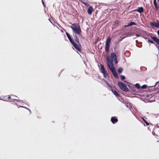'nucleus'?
<instances>
[{
  "label": "nucleus",
  "mask_w": 159,
  "mask_h": 159,
  "mask_svg": "<svg viewBox=\"0 0 159 159\" xmlns=\"http://www.w3.org/2000/svg\"><path fill=\"white\" fill-rule=\"evenodd\" d=\"M69 27L72 29L74 33L79 35V37L82 36L81 33L82 30L80 25L77 23H74Z\"/></svg>",
  "instance_id": "nucleus-1"
},
{
  "label": "nucleus",
  "mask_w": 159,
  "mask_h": 159,
  "mask_svg": "<svg viewBox=\"0 0 159 159\" xmlns=\"http://www.w3.org/2000/svg\"><path fill=\"white\" fill-rule=\"evenodd\" d=\"M77 35L76 34H73V36L75 38V46L74 45H72L77 50L80 52H81L82 47L81 44L80 43L79 39Z\"/></svg>",
  "instance_id": "nucleus-2"
},
{
  "label": "nucleus",
  "mask_w": 159,
  "mask_h": 159,
  "mask_svg": "<svg viewBox=\"0 0 159 159\" xmlns=\"http://www.w3.org/2000/svg\"><path fill=\"white\" fill-rule=\"evenodd\" d=\"M117 59L116 54L112 52L110 54V56H108L107 57V65H114L113 60Z\"/></svg>",
  "instance_id": "nucleus-3"
},
{
  "label": "nucleus",
  "mask_w": 159,
  "mask_h": 159,
  "mask_svg": "<svg viewBox=\"0 0 159 159\" xmlns=\"http://www.w3.org/2000/svg\"><path fill=\"white\" fill-rule=\"evenodd\" d=\"M118 85L119 88L123 91L125 92H131V91L129 89L126 85L124 83L121 82H119L118 83Z\"/></svg>",
  "instance_id": "nucleus-4"
},
{
  "label": "nucleus",
  "mask_w": 159,
  "mask_h": 159,
  "mask_svg": "<svg viewBox=\"0 0 159 159\" xmlns=\"http://www.w3.org/2000/svg\"><path fill=\"white\" fill-rule=\"evenodd\" d=\"M109 67V70L112 72L114 76L117 79L119 78V76L116 71L114 65H107Z\"/></svg>",
  "instance_id": "nucleus-5"
},
{
  "label": "nucleus",
  "mask_w": 159,
  "mask_h": 159,
  "mask_svg": "<svg viewBox=\"0 0 159 159\" xmlns=\"http://www.w3.org/2000/svg\"><path fill=\"white\" fill-rule=\"evenodd\" d=\"M66 34L68 39L72 45L75 46V41L72 36H71L70 34L68 32L66 31Z\"/></svg>",
  "instance_id": "nucleus-6"
},
{
  "label": "nucleus",
  "mask_w": 159,
  "mask_h": 159,
  "mask_svg": "<svg viewBox=\"0 0 159 159\" xmlns=\"http://www.w3.org/2000/svg\"><path fill=\"white\" fill-rule=\"evenodd\" d=\"M127 85L129 88L133 92H136V89L135 87L133 86L131 84L129 83V84H127Z\"/></svg>",
  "instance_id": "nucleus-7"
},
{
  "label": "nucleus",
  "mask_w": 159,
  "mask_h": 159,
  "mask_svg": "<svg viewBox=\"0 0 159 159\" xmlns=\"http://www.w3.org/2000/svg\"><path fill=\"white\" fill-rule=\"evenodd\" d=\"M113 94L116 97H120V95L113 88L110 90Z\"/></svg>",
  "instance_id": "nucleus-8"
},
{
  "label": "nucleus",
  "mask_w": 159,
  "mask_h": 159,
  "mask_svg": "<svg viewBox=\"0 0 159 159\" xmlns=\"http://www.w3.org/2000/svg\"><path fill=\"white\" fill-rule=\"evenodd\" d=\"M148 36H149V35H148ZM149 36L151 37V38L156 43L159 45V39L157 38V37L156 36L152 37L151 35H149Z\"/></svg>",
  "instance_id": "nucleus-9"
},
{
  "label": "nucleus",
  "mask_w": 159,
  "mask_h": 159,
  "mask_svg": "<svg viewBox=\"0 0 159 159\" xmlns=\"http://www.w3.org/2000/svg\"><path fill=\"white\" fill-rule=\"evenodd\" d=\"M111 121L113 124H115L118 122V120L115 116H112L111 118Z\"/></svg>",
  "instance_id": "nucleus-10"
},
{
  "label": "nucleus",
  "mask_w": 159,
  "mask_h": 159,
  "mask_svg": "<svg viewBox=\"0 0 159 159\" xmlns=\"http://www.w3.org/2000/svg\"><path fill=\"white\" fill-rule=\"evenodd\" d=\"M93 11V8L92 6H89L87 10V12L89 15H91Z\"/></svg>",
  "instance_id": "nucleus-11"
},
{
  "label": "nucleus",
  "mask_w": 159,
  "mask_h": 159,
  "mask_svg": "<svg viewBox=\"0 0 159 159\" xmlns=\"http://www.w3.org/2000/svg\"><path fill=\"white\" fill-rule=\"evenodd\" d=\"M100 71L102 73L104 72L107 71L105 69L104 66L102 64H101L100 65Z\"/></svg>",
  "instance_id": "nucleus-12"
},
{
  "label": "nucleus",
  "mask_w": 159,
  "mask_h": 159,
  "mask_svg": "<svg viewBox=\"0 0 159 159\" xmlns=\"http://www.w3.org/2000/svg\"><path fill=\"white\" fill-rule=\"evenodd\" d=\"M110 48V44L106 43L105 46V51L106 52H108L109 51Z\"/></svg>",
  "instance_id": "nucleus-13"
},
{
  "label": "nucleus",
  "mask_w": 159,
  "mask_h": 159,
  "mask_svg": "<svg viewBox=\"0 0 159 159\" xmlns=\"http://www.w3.org/2000/svg\"><path fill=\"white\" fill-rule=\"evenodd\" d=\"M138 12L140 13H141L143 12V7H138L137 9Z\"/></svg>",
  "instance_id": "nucleus-14"
},
{
  "label": "nucleus",
  "mask_w": 159,
  "mask_h": 159,
  "mask_svg": "<svg viewBox=\"0 0 159 159\" xmlns=\"http://www.w3.org/2000/svg\"><path fill=\"white\" fill-rule=\"evenodd\" d=\"M103 80L105 82V83L107 84V85L110 87V90L111 89H112L113 87L111 85V84L109 83L107 81L103 79Z\"/></svg>",
  "instance_id": "nucleus-15"
},
{
  "label": "nucleus",
  "mask_w": 159,
  "mask_h": 159,
  "mask_svg": "<svg viewBox=\"0 0 159 159\" xmlns=\"http://www.w3.org/2000/svg\"><path fill=\"white\" fill-rule=\"evenodd\" d=\"M153 4L156 10L158 9L157 6L159 5L157 3L156 0H153Z\"/></svg>",
  "instance_id": "nucleus-16"
},
{
  "label": "nucleus",
  "mask_w": 159,
  "mask_h": 159,
  "mask_svg": "<svg viewBox=\"0 0 159 159\" xmlns=\"http://www.w3.org/2000/svg\"><path fill=\"white\" fill-rule=\"evenodd\" d=\"M135 88H136L138 89H141V86L140 85L139 83H136L134 85Z\"/></svg>",
  "instance_id": "nucleus-17"
},
{
  "label": "nucleus",
  "mask_w": 159,
  "mask_h": 159,
  "mask_svg": "<svg viewBox=\"0 0 159 159\" xmlns=\"http://www.w3.org/2000/svg\"><path fill=\"white\" fill-rule=\"evenodd\" d=\"M11 100L10 101H9V102H14L15 101H16L17 102H21V101L20 100H19V99H11ZM2 100H3L4 101H6V100H2Z\"/></svg>",
  "instance_id": "nucleus-18"
},
{
  "label": "nucleus",
  "mask_w": 159,
  "mask_h": 159,
  "mask_svg": "<svg viewBox=\"0 0 159 159\" xmlns=\"http://www.w3.org/2000/svg\"><path fill=\"white\" fill-rule=\"evenodd\" d=\"M111 40V38L110 37H108L107 39L106 43L110 44Z\"/></svg>",
  "instance_id": "nucleus-19"
},
{
  "label": "nucleus",
  "mask_w": 159,
  "mask_h": 159,
  "mask_svg": "<svg viewBox=\"0 0 159 159\" xmlns=\"http://www.w3.org/2000/svg\"><path fill=\"white\" fill-rule=\"evenodd\" d=\"M123 70V68L122 67H120L118 70V72L119 74H121L122 73Z\"/></svg>",
  "instance_id": "nucleus-20"
},
{
  "label": "nucleus",
  "mask_w": 159,
  "mask_h": 159,
  "mask_svg": "<svg viewBox=\"0 0 159 159\" xmlns=\"http://www.w3.org/2000/svg\"><path fill=\"white\" fill-rule=\"evenodd\" d=\"M142 118L144 122L146 124V125L148 126L149 125V123L147 122L144 118L142 117Z\"/></svg>",
  "instance_id": "nucleus-21"
},
{
  "label": "nucleus",
  "mask_w": 159,
  "mask_h": 159,
  "mask_svg": "<svg viewBox=\"0 0 159 159\" xmlns=\"http://www.w3.org/2000/svg\"><path fill=\"white\" fill-rule=\"evenodd\" d=\"M129 24L130 26H132L133 25H137L136 23L134 22L131 21L130 22H129Z\"/></svg>",
  "instance_id": "nucleus-22"
},
{
  "label": "nucleus",
  "mask_w": 159,
  "mask_h": 159,
  "mask_svg": "<svg viewBox=\"0 0 159 159\" xmlns=\"http://www.w3.org/2000/svg\"><path fill=\"white\" fill-rule=\"evenodd\" d=\"M103 75V77L106 78L107 76L109 75L107 73V72H105L102 73Z\"/></svg>",
  "instance_id": "nucleus-23"
},
{
  "label": "nucleus",
  "mask_w": 159,
  "mask_h": 159,
  "mask_svg": "<svg viewBox=\"0 0 159 159\" xmlns=\"http://www.w3.org/2000/svg\"><path fill=\"white\" fill-rule=\"evenodd\" d=\"M147 87L146 84H143L142 86H141V89H146Z\"/></svg>",
  "instance_id": "nucleus-24"
},
{
  "label": "nucleus",
  "mask_w": 159,
  "mask_h": 159,
  "mask_svg": "<svg viewBox=\"0 0 159 159\" xmlns=\"http://www.w3.org/2000/svg\"><path fill=\"white\" fill-rule=\"evenodd\" d=\"M147 42L148 43H151L153 44H155L156 46H157V45L156 44H155V43L153 41H152L151 40H149V39H148Z\"/></svg>",
  "instance_id": "nucleus-25"
},
{
  "label": "nucleus",
  "mask_w": 159,
  "mask_h": 159,
  "mask_svg": "<svg viewBox=\"0 0 159 159\" xmlns=\"http://www.w3.org/2000/svg\"><path fill=\"white\" fill-rule=\"evenodd\" d=\"M150 24L151 26L155 27L156 25L154 22H151L150 23Z\"/></svg>",
  "instance_id": "nucleus-26"
},
{
  "label": "nucleus",
  "mask_w": 159,
  "mask_h": 159,
  "mask_svg": "<svg viewBox=\"0 0 159 159\" xmlns=\"http://www.w3.org/2000/svg\"><path fill=\"white\" fill-rule=\"evenodd\" d=\"M120 79L122 80H123L125 79V76L123 75H120Z\"/></svg>",
  "instance_id": "nucleus-27"
},
{
  "label": "nucleus",
  "mask_w": 159,
  "mask_h": 159,
  "mask_svg": "<svg viewBox=\"0 0 159 159\" xmlns=\"http://www.w3.org/2000/svg\"><path fill=\"white\" fill-rule=\"evenodd\" d=\"M155 27L156 28H159V22L158 20H157V23H156L155 24Z\"/></svg>",
  "instance_id": "nucleus-28"
},
{
  "label": "nucleus",
  "mask_w": 159,
  "mask_h": 159,
  "mask_svg": "<svg viewBox=\"0 0 159 159\" xmlns=\"http://www.w3.org/2000/svg\"><path fill=\"white\" fill-rule=\"evenodd\" d=\"M19 107H23V108H25L26 109L28 110H29V111H30V113H31V110H30V109L27 108V107H24V106H20Z\"/></svg>",
  "instance_id": "nucleus-29"
},
{
  "label": "nucleus",
  "mask_w": 159,
  "mask_h": 159,
  "mask_svg": "<svg viewBox=\"0 0 159 159\" xmlns=\"http://www.w3.org/2000/svg\"><path fill=\"white\" fill-rule=\"evenodd\" d=\"M119 22L118 20L115 21L114 24V25H117L119 24Z\"/></svg>",
  "instance_id": "nucleus-30"
},
{
  "label": "nucleus",
  "mask_w": 159,
  "mask_h": 159,
  "mask_svg": "<svg viewBox=\"0 0 159 159\" xmlns=\"http://www.w3.org/2000/svg\"><path fill=\"white\" fill-rule=\"evenodd\" d=\"M114 61V62H115V63L116 64H118V61H117V59H116L115 60H113V61Z\"/></svg>",
  "instance_id": "nucleus-31"
},
{
  "label": "nucleus",
  "mask_w": 159,
  "mask_h": 159,
  "mask_svg": "<svg viewBox=\"0 0 159 159\" xmlns=\"http://www.w3.org/2000/svg\"><path fill=\"white\" fill-rule=\"evenodd\" d=\"M159 83V81L158 82H157L156 83H155V84L153 86H148V88H150L151 87H154V86H155L156 85H157Z\"/></svg>",
  "instance_id": "nucleus-32"
},
{
  "label": "nucleus",
  "mask_w": 159,
  "mask_h": 159,
  "mask_svg": "<svg viewBox=\"0 0 159 159\" xmlns=\"http://www.w3.org/2000/svg\"><path fill=\"white\" fill-rule=\"evenodd\" d=\"M158 92H155L152 94H151V97L150 98H151L152 96H153L154 95H156V94H157V93H158Z\"/></svg>",
  "instance_id": "nucleus-33"
},
{
  "label": "nucleus",
  "mask_w": 159,
  "mask_h": 159,
  "mask_svg": "<svg viewBox=\"0 0 159 159\" xmlns=\"http://www.w3.org/2000/svg\"><path fill=\"white\" fill-rule=\"evenodd\" d=\"M135 35L137 37H141V35L139 34H136Z\"/></svg>",
  "instance_id": "nucleus-34"
},
{
  "label": "nucleus",
  "mask_w": 159,
  "mask_h": 159,
  "mask_svg": "<svg viewBox=\"0 0 159 159\" xmlns=\"http://www.w3.org/2000/svg\"><path fill=\"white\" fill-rule=\"evenodd\" d=\"M141 37H142V38H144V39H147V37H145L144 36H143V35H141Z\"/></svg>",
  "instance_id": "nucleus-35"
},
{
  "label": "nucleus",
  "mask_w": 159,
  "mask_h": 159,
  "mask_svg": "<svg viewBox=\"0 0 159 159\" xmlns=\"http://www.w3.org/2000/svg\"><path fill=\"white\" fill-rule=\"evenodd\" d=\"M124 82L125 83L126 85L127 84H129V82H127L126 80H124Z\"/></svg>",
  "instance_id": "nucleus-36"
},
{
  "label": "nucleus",
  "mask_w": 159,
  "mask_h": 159,
  "mask_svg": "<svg viewBox=\"0 0 159 159\" xmlns=\"http://www.w3.org/2000/svg\"><path fill=\"white\" fill-rule=\"evenodd\" d=\"M130 26V25H129V23H128L127 25H125V27H129V26Z\"/></svg>",
  "instance_id": "nucleus-37"
},
{
  "label": "nucleus",
  "mask_w": 159,
  "mask_h": 159,
  "mask_svg": "<svg viewBox=\"0 0 159 159\" xmlns=\"http://www.w3.org/2000/svg\"><path fill=\"white\" fill-rule=\"evenodd\" d=\"M80 78V77L77 76L75 77V79L77 80H78Z\"/></svg>",
  "instance_id": "nucleus-38"
},
{
  "label": "nucleus",
  "mask_w": 159,
  "mask_h": 159,
  "mask_svg": "<svg viewBox=\"0 0 159 159\" xmlns=\"http://www.w3.org/2000/svg\"><path fill=\"white\" fill-rule=\"evenodd\" d=\"M42 4H43V6L44 7H45V4L44 3V2H43V0H42Z\"/></svg>",
  "instance_id": "nucleus-39"
},
{
  "label": "nucleus",
  "mask_w": 159,
  "mask_h": 159,
  "mask_svg": "<svg viewBox=\"0 0 159 159\" xmlns=\"http://www.w3.org/2000/svg\"><path fill=\"white\" fill-rule=\"evenodd\" d=\"M48 20L50 21V22L51 23H52L53 25V23H52V21L51 20H50V18H49V19H48Z\"/></svg>",
  "instance_id": "nucleus-40"
},
{
  "label": "nucleus",
  "mask_w": 159,
  "mask_h": 159,
  "mask_svg": "<svg viewBox=\"0 0 159 159\" xmlns=\"http://www.w3.org/2000/svg\"><path fill=\"white\" fill-rule=\"evenodd\" d=\"M145 96L146 98H148V97H150V95H149L147 94Z\"/></svg>",
  "instance_id": "nucleus-41"
},
{
  "label": "nucleus",
  "mask_w": 159,
  "mask_h": 159,
  "mask_svg": "<svg viewBox=\"0 0 159 159\" xmlns=\"http://www.w3.org/2000/svg\"><path fill=\"white\" fill-rule=\"evenodd\" d=\"M132 11H137L138 12V10L137 9H135V10H134Z\"/></svg>",
  "instance_id": "nucleus-42"
},
{
  "label": "nucleus",
  "mask_w": 159,
  "mask_h": 159,
  "mask_svg": "<svg viewBox=\"0 0 159 159\" xmlns=\"http://www.w3.org/2000/svg\"><path fill=\"white\" fill-rule=\"evenodd\" d=\"M8 99L9 100H10V99H11V97L10 96V95L8 96Z\"/></svg>",
  "instance_id": "nucleus-43"
},
{
  "label": "nucleus",
  "mask_w": 159,
  "mask_h": 159,
  "mask_svg": "<svg viewBox=\"0 0 159 159\" xmlns=\"http://www.w3.org/2000/svg\"><path fill=\"white\" fill-rule=\"evenodd\" d=\"M98 42V40H96V41H95V43H94L95 44H97Z\"/></svg>",
  "instance_id": "nucleus-44"
},
{
  "label": "nucleus",
  "mask_w": 159,
  "mask_h": 159,
  "mask_svg": "<svg viewBox=\"0 0 159 159\" xmlns=\"http://www.w3.org/2000/svg\"><path fill=\"white\" fill-rule=\"evenodd\" d=\"M157 34L158 36L159 37V30H157Z\"/></svg>",
  "instance_id": "nucleus-45"
},
{
  "label": "nucleus",
  "mask_w": 159,
  "mask_h": 159,
  "mask_svg": "<svg viewBox=\"0 0 159 159\" xmlns=\"http://www.w3.org/2000/svg\"><path fill=\"white\" fill-rule=\"evenodd\" d=\"M154 101H155L154 100H151V101H150L149 102H153Z\"/></svg>",
  "instance_id": "nucleus-46"
},
{
  "label": "nucleus",
  "mask_w": 159,
  "mask_h": 159,
  "mask_svg": "<svg viewBox=\"0 0 159 159\" xmlns=\"http://www.w3.org/2000/svg\"><path fill=\"white\" fill-rule=\"evenodd\" d=\"M11 96H14V97H16V98H18V97L17 96H15V95H11Z\"/></svg>",
  "instance_id": "nucleus-47"
},
{
  "label": "nucleus",
  "mask_w": 159,
  "mask_h": 159,
  "mask_svg": "<svg viewBox=\"0 0 159 159\" xmlns=\"http://www.w3.org/2000/svg\"><path fill=\"white\" fill-rule=\"evenodd\" d=\"M98 10H96L95 12V14H97V13H98Z\"/></svg>",
  "instance_id": "nucleus-48"
},
{
  "label": "nucleus",
  "mask_w": 159,
  "mask_h": 159,
  "mask_svg": "<svg viewBox=\"0 0 159 159\" xmlns=\"http://www.w3.org/2000/svg\"><path fill=\"white\" fill-rule=\"evenodd\" d=\"M136 46H137V47H139V48H141V47H142V46H137L136 44Z\"/></svg>",
  "instance_id": "nucleus-49"
},
{
  "label": "nucleus",
  "mask_w": 159,
  "mask_h": 159,
  "mask_svg": "<svg viewBox=\"0 0 159 159\" xmlns=\"http://www.w3.org/2000/svg\"><path fill=\"white\" fill-rule=\"evenodd\" d=\"M15 104H16V105L19 108V107L18 106V105H17V103L15 102Z\"/></svg>",
  "instance_id": "nucleus-50"
},
{
  "label": "nucleus",
  "mask_w": 159,
  "mask_h": 159,
  "mask_svg": "<svg viewBox=\"0 0 159 159\" xmlns=\"http://www.w3.org/2000/svg\"><path fill=\"white\" fill-rule=\"evenodd\" d=\"M84 4L85 5H89V4L87 3H85V4Z\"/></svg>",
  "instance_id": "nucleus-51"
},
{
  "label": "nucleus",
  "mask_w": 159,
  "mask_h": 159,
  "mask_svg": "<svg viewBox=\"0 0 159 159\" xmlns=\"http://www.w3.org/2000/svg\"><path fill=\"white\" fill-rule=\"evenodd\" d=\"M127 52H128V53H130V52H129V51H127Z\"/></svg>",
  "instance_id": "nucleus-52"
},
{
  "label": "nucleus",
  "mask_w": 159,
  "mask_h": 159,
  "mask_svg": "<svg viewBox=\"0 0 159 159\" xmlns=\"http://www.w3.org/2000/svg\"><path fill=\"white\" fill-rule=\"evenodd\" d=\"M102 49V47H101V48H100V49Z\"/></svg>",
  "instance_id": "nucleus-53"
},
{
  "label": "nucleus",
  "mask_w": 159,
  "mask_h": 159,
  "mask_svg": "<svg viewBox=\"0 0 159 159\" xmlns=\"http://www.w3.org/2000/svg\"><path fill=\"white\" fill-rule=\"evenodd\" d=\"M63 70V69H62L61 70V72Z\"/></svg>",
  "instance_id": "nucleus-54"
},
{
  "label": "nucleus",
  "mask_w": 159,
  "mask_h": 159,
  "mask_svg": "<svg viewBox=\"0 0 159 159\" xmlns=\"http://www.w3.org/2000/svg\"><path fill=\"white\" fill-rule=\"evenodd\" d=\"M100 44H102V43H99Z\"/></svg>",
  "instance_id": "nucleus-55"
},
{
  "label": "nucleus",
  "mask_w": 159,
  "mask_h": 159,
  "mask_svg": "<svg viewBox=\"0 0 159 159\" xmlns=\"http://www.w3.org/2000/svg\"><path fill=\"white\" fill-rule=\"evenodd\" d=\"M142 0V1H143V0ZM143 1H146V0H143Z\"/></svg>",
  "instance_id": "nucleus-56"
},
{
  "label": "nucleus",
  "mask_w": 159,
  "mask_h": 159,
  "mask_svg": "<svg viewBox=\"0 0 159 159\" xmlns=\"http://www.w3.org/2000/svg\"><path fill=\"white\" fill-rule=\"evenodd\" d=\"M158 92H159V89L158 90Z\"/></svg>",
  "instance_id": "nucleus-57"
},
{
  "label": "nucleus",
  "mask_w": 159,
  "mask_h": 159,
  "mask_svg": "<svg viewBox=\"0 0 159 159\" xmlns=\"http://www.w3.org/2000/svg\"><path fill=\"white\" fill-rule=\"evenodd\" d=\"M157 142H159V140L157 141Z\"/></svg>",
  "instance_id": "nucleus-58"
},
{
  "label": "nucleus",
  "mask_w": 159,
  "mask_h": 159,
  "mask_svg": "<svg viewBox=\"0 0 159 159\" xmlns=\"http://www.w3.org/2000/svg\"><path fill=\"white\" fill-rule=\"evenodd\" d=\"M126 107H128V106H126Z\"/></svg>",
  "instance_id": "nucleus-59"
}]
</instances>
